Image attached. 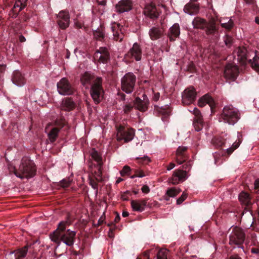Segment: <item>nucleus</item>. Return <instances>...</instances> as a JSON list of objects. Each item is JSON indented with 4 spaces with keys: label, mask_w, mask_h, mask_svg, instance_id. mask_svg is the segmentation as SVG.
<instances>
[{
    "label": "nucleus",
    "mask_w": 259,
    "mask_h": 259,
    "mask_svg": "<svg viewBox=\"0 0 259 259\" xmlns=\"http://www.w3.org/2000/svg\"><path fill=\"white\" fill-rule=\"evenodd\" d=\"M192 25L195 29L204 30L205 34L212 36L213 39L217 40L220 37L219 26L214 19L207 21L203 18L196 17L193 19Z\"/></svg>",
    "instance_id": "1"
},
{
    "label": "nucleus",
    "mask_w": 259,
    "mask_h": 259,
    "mask_svg": "<svg viewBox=\"0 0 259 259\" xmlns=\"http://www.w3.org/2000/svg\"><path fill=\"white\" fill-rule=\"evenodd\" d=\"M237 60L241 64L248 62L251 67L259 73V57L254 51H247L245 48H238L236 50Z\"/></svg>",
    "instance_id": "2"
},
{
    "label": "nucleus",
    "mask_w": 259,
    "mask_h": 259,
    "mask_svg": "<svg viewBox=\"0 0 259 259\" xmlns=\"http://www.w3.org/2000/svg\"><path fill=\"white\" fill-rule=\"evenodd\" d=\"M35 173L34 163L27 158H23L18 169L14 171L15 176L21 179L32 178L35 175Z\"/></svg>",
    "instance_id": "3"
},
{
    "label": "nucleus",
    "mask_w": 259,
    "mask_h": 259,
    "mask_svg": "<svg viewBox=\"0 0 259 259\" xmlns=\"http://www.w3.org/2000/svg\"><path fill=\"white\" fill-rule=\"evenodd\" d=\"M229 244L233 248L241 249L244 252V248L243 243L244 242L245 234L244 230L238 227H231L229 230Z\"/></svg>",
    "instance_id": "4"
},
{
    "label": "nucleus",
    "mask_w": 259,
    "mask_h": 259,
    "mask_svg": "<svg viewBox=\"0 0 259 259\" xmlns=\"http://www.w3.org/2000/svg\"><path fill=\"white\" fill-rule=\"evenodd\" d=\"M240 117V114L239 110L232 105H229L223 108L219 121L227 123L229 124L234 125L238 121Z\"/></svg>",
    "instance_id": "5"
},
{
    "label": "nucleus",
    "mask_w": 259,
    "mask_h": 259,
    "mask_svg": "<svg viewBox=\"0 0 259 259\" xmlns=\"http://www.w3.org/2000/svg\"><path fill=\"white\" fill-rule=\"evenodd\" d=\"M75 236L76 232L75 231L67 229L65 232L59 234L57 236H52L50 238L52 241L57 244V247L60 245L62 243L70 247L74 244Z\"/></svg>",
    "instance_id": "6"
},
{
    "label": "nucleus",
    "mask_w": 259,
    "mask_h": 259,
    "mask_svg": "<svg viewBox=\"0 0 259 259\" xmlns=\"http://www.w3.org/2000/svg\"><path fill=\"white\" fill-rule=\"evenodd\" d=\"M136 76L133 73H126L121 79L122 90L126 94L132 93L135 86Z\"/></svg>",
    "instance_id": "7"
},
{
    "label": "nucleus",
    "mask_w": 259,
    "mask_h": 259,
    "mask_svg": "<svg viewBox=\"0 0 259 259\" xmlns=\"http://www.w3.org/2000/svg\"><path fill=\"white\" fill-rule=\"evenodd\" d=\"M57 91L59 94L63 96L71 95L75 92V89L71 85L68 80L65 77L62 78L57 84Z\"/></svg>",
    "instance_id": "8"
},
{
    "label": "nucleus",
    "mask_w": 259,
    "mask_h": 259,
    "mask_svg": "<svg viewBox=\"0 0 259 259\" xmlns=\"http://www.w3.org/2000/svg\"><path fill=\"white\" fill-rule=\"evenodd\" d=\"M135 136V131L133 128H127L122 126H119L117 128V140H123L125 143L132 141Z\"/></svg>",
    "instance_id": "9"
},
{
    "label": "nucleus",
    "mask_w": 259,
    "mask_h": 259,
    "mask_svg": "<svg viewBox=\"0 0 259 259\" xmlns=\"http://www.w3.org/2000/svg\"><path fill=\"white\" fill-rule=\"evenodd\" d=\"M90 88V94L92 99L96 104H99L102 100L103 96L102 80L96 81Z\"/></svg>",
    "instance_id": "10"
},
{
    "label": "nucleus",
    "mask_w": 259,
    "mask_h": 259,
    "mask_svg": "<svg viewBox=\"0 0 259 259\" xmlns=\"http://www.w3.org/2000/svg\"><path fill=\"white\" fill-rule=\"evenodd\" d=\"M182 102L184 105L193 103L196 98V92L193 87L186 89L182 93Z\"/></svg>",
    "instance_id": "11"
},
{
    "label": "nucleus",
    "mask_w": 259,
    "mask_h": 259,
    "mask_svg": "<svg viewBox=\"0 0 259 259\" xmlns=\"http://www.w3.org/2000/svg\"><path fill=\"white\" fill-rule=\"evenodd\" d=\"M142 54V51L140 46L137 42H135L133 45L132 48L125 54V58L139 61L141 60Z\"/></svg>",
    "instance_id": "12"
},
{
    "label": "nucleus",
    "mask_w": 259,
    "mask_h": 259,
    "mask_svg": "<svg viewBox=\"0 0 259 259\" xmlns=\"http://www.w3.org/2000/svg\"><path fill=\"white\" fill-rule=\"evenodd\" d=\"M188 178L187 172L183 169H176L172 174L168 182L174 185L185 181Z\"/></svg>",
    "instance_id": "13"
},
{
    "label": "nucleus",
    "mask_w": 259,
    "mask_h": 259,
    "mask_svg": "<svg viewBox=\"0 0 259 259\" xmlns=\"http://www.w3.org/2000/svg\"><path fill=\"white\" fill-rule=\"evenodd\" d=\"M101 79V77H96L94 75L88 72H85L82 75L80 81L82 85L85 89H89L96 81H100Z\"/></svg>",
    "instance_id": "14"
},
{
    "label": "nucleus",
    "mask_w": 259,
    "mask_h": 259,
    "mask_svg": "<svg viewBox=\"0 0 259 259\" xmlns=\"http://www.w3.org/2000/svg\"><path fill=\"white\" fill-rule=\"evenodd\" d=\"M29 245H27L23 247L20 248L7 253L6 255L7 259H24L28 252Z\"/></svg>",
    "instance_id": "15"
},
{
    "label": "nucleus",
    "mask_w": 259,
    "mask_h": 259,
    "mask_svg": "<svg viewBox=\"0 0 259 259\" xmlns=\"http://www.w3.org/2000/svg\"><path fill=\"white\" fill-rule=\"evenodd\" d=\"M142 98L139 97L136 98L134 101V106L136 109L140 111L141 112H144L148 109L149 104V101L145 94H143Z\"/></svg>",
    "instance_id": "16"
},
{
    "label": "nucleus",
    "mask_w": 259,
    "mask_h": 259,
    "mask_svg": "<svg viewBox=\"0 0 259 259\" xmlns=\"http://www.w3.org/2000/svg\"><path fill=\"white\" fill-rule=\"evenodd\" d=\"M69 15L68 12L62 11L57 15V23L60 28L65 29L69 25Z\"/></svg>",
    "instance_id": "17"
},
{
    "label": "nucleus",
    "mask_w": 259,
    "mask_h": 259,
    "mask_svg": "<svg viewBox=\"0 0 259 259\" xmlns=\"http://www.w3.org/2000/svg\"><path fill=\"white\" fill-rule=\"evenodd\" d=\"M193 113L195 115L193 121V126L197 132L200 131L204 125L203 119L200 111L197 108H194Z\"/></svg>",
    "instance_id": "18"
},
{
    "label": "nucleus",
    "mask_w": 259,
    "mask_h": 259,
    "mask_svg": "<svg viewBox=\"0 0 259 259\" xmlns=\"http://www.w3.org/2000/svg\"><path fill=\"white\" fill-rule=\"evenodd\" d=\"M149 198L133 200L131 202V207L133 210L135 211L142 212L145 210L146 205H150L148 204V201Z\"/></svg>",
    "instance_id": "19"
},
{
    "label": "nucleus",
    "mask_w": 259,
    "mask_h": 259,
    "mask_svg": "<svg viewBox=\"0 0 259 259\" xmlns=\"http://www.w3.org/2000/svg\"><path fill=\"white\" fill-rule=\"evenodd\" d=\"M238 69L236 65L229 64L226 65L224 70V76L226 79L234 80L238 74Z\"/></svg>",
    "instance_id": "20"
},
{
    "label": "nucleus",
    "mask_w": 259,
    "mask_h": 259,
    "mask_svg": "<svg viewBox=\"0 0 259 259\" xmlns=\"http://www.w3.org/2000/svg\"><path fill=\"white\" fill-rule=\"evenodd\" d=\"M188 147L186 146H179L176 151V160L179 164L186 161L188 159V156L187 154Z\"/></svg>",
    "instance_id": "21"
},
{
    "label": "nucleus",
    "mask_w": 259,
    "mask_h": 259,
    "mask_svg": "<svg viewBox=\"0 0 259 259\" xmlns=\"http://www.w3.org/2000/svg\"><path fill=\"white\" fill-rule=\"evenodd\" d=\"M133 5L131 0H121L115 6L116 11L119 13L127 12L132 9Z\"/></svg>",
    "instance_id": "22"
},
{
    "label": "nucleus",
    "mask_w": 259,
    "mask_h": 259,
    "mask_svg": "<svg viewBox=\"0 0 259 259\" xmlns=\"http://www.w3.org/2000/svg\"><path fill=\"white\" fill-rule=\"evenodd\" d=\"M121 27L122 26L115 23L112 24L111 27L113 39L119 42L122 41L124 37V34L121 31Z\"/></svg>",
    "instance_id": "23"
},
{
    "label": "nucleus",
    "mask_w": 259,
    "mask_h": 259,
    "mask_svg": "<svg viewBox=\"0 0 259 259\" xmlns=\"http://www.w3.org/2000/svg\"><path fill=\"white\" fill-rule=\"evenodd\" d=\"M28 0H17L11 10L10 15L13 18H16L19 13L26 6Z\"/></svg>",
    "instance_id": "24"
},
{
    "label": "nucleus",
    "mask_w": 259,
    "mask_h": 259,
    "mask_svg": "<svg viewBox=\"0 0 259 259\" xmlns=\"http://www.w3.org/2000/svg\"><path fill=\"white\" fill-rule=\"evenodd\" d=\"M144 15L151 19H156L159 16V13L156 7L152 4L147 5L143 12Z\"/></svg>",
    "instance_id": "25"
},
{
    "label": "nucleus",
    "mask_w": 259,
    "mask_h": 259,
    "mask_svg": "<svg viewBox=\"0 0 259 259\" xmlns=\"http://www.w3.org/2000/svg\"><path fill=\"white\" fill-rule=\"evenodd\" d=\"M163 29L159 26H153L149 31V35L152 40H156L160 38L163 34Z\"/></svg>",
    "instance_id": "26"
},
{
    "label": "nucleus",
    "mask_w": 259,
    "mask_h": 259,
    "mask_svg": "<svg viewBox=\"0 0 259 259\" xmlns=\"http://www.w3.org/2000/svg\"><path fill=\"white\" fill-rule=\"evenodd\" d=\"M12 80L14 84L18 87L23 86L26 82L24 76L18 70L14 71Z\"/></svg>",
    "instance_id": "27"
},
{
    "label": "nucleus",
    "mask_w": 259,
    "mask_h": 259,
    "mask_svg": "<svg viewBox=\"0 0 259 259\" xmlns=\"http://www.w3.org/2000/svg\"><path fill=\"white\" fill-rule=\"evenodd\" d=\"M75 103L71 98H64L61 104V108L62 110L66 111H70L74 109Z\"/></svg>",
    "instance_id": "28"
},
{
    "label": "nucleus",
    "mask_w": 259,
    "mask_h": 259,
    "mask_svg": "<svg viewBox=\"0 0 259 259\" xmlns=\"http://www.w3.org/2000/svg\"><path fill=\"white\" fill-rule=\"evenodd\" d=\"M199 6L198 4L189 3L185 5L184 8L185 13L190 15H194L199 12Z\"/></svg>",
    "instance_id": "29"
},
{
    "label": "nucleus",
    "mask_w": 259,
    "mask_h": 259,
    "mask_svg": "<svg viewBox=\"0 0 259 259\" xmlns=\"http://www.w3.org/2000/svg\"><path fill=\"white\" fill-rule=\"evenodd\" d=\"M180 34V26L178 23H175L169 28L168 37L170 41H174Z\"/></svg>",
    "instance_id": "30"
},
{
    "label": "nucleus",
    "mask_w": 259,
    "mask_h": 259,
    "mask_svg": "<svg viewBox=\"0 0 259 259\" xmlns=\"http://www.w3.org/2000/svg\"><path fill=\"white\" fill-rule=\"evenodd\" d=\"M69 223L67 221L60 222L58 225L57 228L50 233L49 237H51L52 236H57L59 234L65 232L67 230L66 229V226H69Z\"/></svg>",
    "instance_id": "31"
},
{
    "label": "nucleus",
    "mask_w": 259,
    "mask_h": 259,
    "mask_svg": "<svg viewBox=\"0 0 259 259\" xmlns=\"http://www.w3.org/2000/svg\"><path fill=\"white\" fill-rule=\"evenodd\" d=\"M206 104H208L212 109L214 107V102L213 99L209 95H205L201 98L198 101V105L200 107H203Z\"/></svg>",
    "instance_id": "32"
},
{
    "label": "nucleus",
    "mask_w": 259,
    "mask_h": 259,
    "mask_svg": "<svg viewBox=\"0 0 259 259\" xmlns=\"http://www.w3.org/2000/svg\"><path fill=\"white\" fill-rule=\"evenodd\" d=\"M221 26L226 29H231L234 25L233 21L228 18H221L220 20Z\"/></svg>",
    "instance_id": "33"
},
{
    "label": "nucleus",
    "mask_w": 259,
    "mask_h": 259,
    "mask_svg": "<svg viewBox=\"0 0 259 259\" xmlns=\"http://www.w3.org/2000/svg\"><path fill=\"white\" fill-rule=\"evenodd\" d=\"M100 52H95L94 58L96 61H98L100 63H105L109 59V55L100 54Z\"/></svg>",
    "instance_id": "34"
},
{
    "label": "nucleus",
    "mask_w": 259,
    "mask_h": 259,
    "mask_svg": "<svg viewBox=\"0 0 259 259\" xmlns=\"http://www.w3.org/2000/svg\"><path fill=\"white\" fill-rule=\"evenodd\" d=\"M212 144L216 147H220L227 143V139H224L222 137H214L211 140Z\"/></svg>",
    "instance_id": "35"
},
{
    "label": "nucleus",
    "mask_w": 259,
    "mask_h": 259,
    "mask_svg": "<svg viewBox=\"0 0 259 259\" xmlns=\"http://www.w3.org/2000/svg\"><path fill=\"white\" fill-rule=\"evenodd\" d=\"M60 130L57 127H53L48 133V136L50 141L51 143L55 142L58 137Z\"/></svg>",
    "instance_id": "36"
},
{
    "label": "nucleus",
    "mask_w": 259,
    "mask_h": 259,
    "mask_svg": "<svg viewBox=\"0 0 259 259\" xmlns=\"http://www.w3.org/2000/svg\"><path fill=\"white\" fill-rule=\"evenodd\" d=\"M102 164V163H97L96 167L98 171L94 172L95 179L98 182H101L103 181Z\"/></svg>",
    "instance_id": "37"
},
{
    "label": "nucleus",
    "mask_w": 259,
    "mask_h": 259,
    "mask_svg": "<svg viewBox=\"0 0 259 259\" xmlns=\"http://www.w3.org/2000/svg\"><path fill=\"white\" fill-rule=\"evenodd\" d=\"M181 191V190L180 188L172 187L168 188L166 190V194L169 195L170 197H175L177 195H178Z\"/></svg>",
    "instance_id": "38"
},
{
    "label": "nucleus",
    "mask_w": 259,
    "mask_h": 259,
    "mask_svg": "<svg viewBox=\"0 0 259 259\" xmlns=\"http://www.w3.org/2000/svg\"><path fill=\"white\" fill-rule=\"evenodd\" d=\"M91 155L93 159H94L96 161L98 162V163H102V157L97 152V151L93 149Z\"/></svg>",
    "instance_id": "39"
},
{
    "label": "nucleus",
    "mask_w": 259,
    "mask_h": 259,
    "mask_svg": "<svg viewBox=\"0 0 259 259\" xmlns=\"http://www.w3.org/2000/svg\"><path fill=\"white\" fill-rule=\"evenodd\" d=\"M168 250L165 249H160L157 253V259H167Z\"/></svg>",
    "instance_id": "40"
},
{
    "label": "nucleus",
    "mask_w": 259,
    "mask_h": 259,
    "mask_svg": "<svg viewBox=\"0 0 259 259\" xmlns=\"http://www.w3.org/2000/svg\"><path fill=\"white\" fill-rule=\"evenodd\" d=\"M94 37L98 40H102L105 36V34L103 30L101 29H97L94 32Z\"/></svg>",
    "instance_id": "41"
},
{
    "label": "nucleus",
    "mask_w": 259,
    "mask_h": 259,
    "mask_svg": "<svg viewBox=\"0 0 259 259\" xmlns=\"http://www.w3.org/2000/svg\"><path fill=\"white\" fill-rule=\"evenodd\" d=\"M240 141L238 142H235L233 143L231 147L226 149V152L228 155H230L236 149H237L240 145Z\"/></svg>",
    "instance_id": "42"
},
{
    "label": "nucleus",
    "mask_w": 259,
    "mask_h": 259,
    "mask_svg": "<svg viewBox=\"0 0 259 259\" xmlns=\"http://www.w3.org/2000/svg\"><path fill=\"white\" fill-rule=\"evenodd\" d=\"M224 41L227 47L228 48H230L233 42V38L228 34H226L224 37H223Z\"/></svg>",
    "instance_id": "43"
},
{
    "label": "nucleus",
    "mask_w": 259,
    "mask_h": 259,
    "mask_svg": "<svg viewBox=\"0 0 259 259\" xmlns=\"http://www.w3.org/2000/svg\"><path fill=\"white\" fill-rule=\"evenodd\" d=\"M134 104L132 103H126L123 107V110L125 113H127L132 111L134 107Z\"/></svg>",
    "instance_id": "44"
},
{
    "label": "nucleus",
    "mask_w": 259,
    "mask_h": 259,
    "mask_svg": "<svg viewBox=\"0 0 259 259\" xmlns=\"http://www.w3.org/2000/svg\"><path fill=\"white\" fill-rule=\"evenodd\" d=\"M221 153H222V152L220 151L219 152H215L213 154V157L214 158V163L216 164H220L222 161L220 160V159L221 158Z\"/></svg>",
    "instance_id": "45"
},
{
    "label": "nucleus",
    "mask_w": 259,
    "mask_h": 259,
    "mask_svg": "<svg viewBox=\"0 0 259 259\" xmlns=\"http://www.w3.org/2000/svg\"><path fill=\"white\" fill-rule=\"evenodd\" d=\"M131 171V168L127 165L124 166L122 169L120 171L121 176L123 177L125 175H128Z\"/></svg>",
    "instance_id": "46"
},
{
    "label": "nucleus",
    "mask_w": 259,
    "mask_h": 259,
    "mask_svg": "<svg viewBox=\"0 0 259 259\" xmlns=\"http://www.w3.org/2000/svg\"><path fill=\"white\" fill-rule=\"evenodd\" d=\"M187 194L185 192H184L183 193V194H182V195L180 197H179L177 200V204L178 205H180L181 204V203H182V202L183 201H184L187 198Z\"/></svg>",
    "instance_id": "47"
},
{
    "label": "nucleus",
    "mask_w": 259,
    "mask_h": 259,
    "mask_svg": "<svg viewBox=\"0 0 259 259\" xmlns=\"http://www.w3.org/2000/svg\"><path fill=\"white\" fill-rule=\"evenodd\" d=\"M89 184L94 189L96 190L97 192L98 189V185L95 180L92 178H89Z\"/></svg>",
    "instance_id": "48"
},
{
    "label": "nucleus",
    "mask_w": 259,
    "mask_h": 259,
    "mask_svg": "<svg viewBox=\"0 0 259 259\" xmlns=\"http://www.w3.org/2000/svg\"><path fill=\"white\" fill-rule=\"evenodd\" d=\"M96 52H100V54L109 55L108 50L105 47H100L99 50H97Z\"/></svg>",
    "instance_id": "49"
},
{
    "label": "nucleus",
    "mask_w": 259,
    "mask_h": 259,
    "mask_svg": "<svg viewBox=\"0 0 259 259\" xmlns=\"http://www.w3.org/2000/svg\"><path fill=\"white\" fill-rule=\"evenodd\" d=\"M239 197L241 201H246L249 198L248 195L244 192L240 193Z\"/></svg>",
    "instance_id": "50"
},
{
    "label": "nucleus",
    "mask_w": 259,
    "mask_h": 259,
    "mask_svg": "<svg viewBox=\"0 0 259 259\" xmlns=\"http://www.w3.org/2000/svg\"><path fill=\"white\" fill-rule=\"evenodd\" d=\"M191 162L190 161H188L182 166L183 169H185L184 170H186V171H187V170L189 171L191 169Z\"/></svg>",
    "instance_id": "51"
},
{
    "label": "nucleus",
    "mask_w": 259,
    "mask_h": 259,
    "mask_svg": "<svg viewBox=\"0 0 259 259\" xmlns=\"http://www.w3.org/2000/svg\"><path fill=\"white\" fill-rule=\"evenodd\" d=\"M158 202L156 201L149 200L148 201V204H150V205H146L147 207L151 208L153 206H156Z\"/></svg>",
    "instance_id": "52"
},
{
    "label": "nucleus",
    "mask_w": 259,
    "mask_h": 259,
    "mask_svg": "<svg viewBox=\"0 0 259 259\" xmlns=\"http://www.w3.org/2000/svg\"><path fill=\"white\" fill-rule=\"evenodd\" d=\"M141 190L142 192L147 194L150 192V189L149 187L147 185H144L142 188Z\"/></svg>",
    "instance_id": "53"
},
{
    "label": "nucleus",
    "mask_w": 259,
    "mask_h": 259,
    "mask_svg": "<svg viewBox=\"0 0 259 259\" xmlns=\"http://www.w3.org/2000/svg\"><path fill=\"white\" fill-rule=\"evenodd\" d=\"M175 164L174 163L171 162V163H170L167 166L166 169L167 170H170L172 168H174L175 167Z\"/></svg>",
    "instance_id": "54"
},
{
    "label": "nucleus",
    "mask_w": 259,
    "mask_h": 259,
    "mask_svg": "<svg viewBox=\"0 0 259 259\" xmlns=\"http://www.w3.org/2000/svg\"><path fill=\"white\" fill-rule=\"evenodd\" d=\"M160 97V94L159 93H155L153 96V100L154 101H157Z\"/></svg>",
    "instance_id": "55"
},
{
    "label": "nucleus",
    "mask_w": 259,
    "mask_h": 259,
    "mask_svg": "<svg viewBox=\"0 0 259 259\" xmlns=\"http://www.w3.org/2000/svg\"><path fill=\"white\" fill-rule=\"evenodd\" d=\"M229 259H242L241 257H240L238 254H233L231 255Z\"/></svg>",
    "instance_id": "56"
},
{
    "label": "nucleus",
    "mask_w": 259,
    "mask_h": 259,
    "mask_svg": "<svg viewBox=\"0 0 259 259\" xmlns=\"http://www.w3.org/2000/svg\"><path fill=\"white\" fill-rule=\"evenodd\" d=\"M254 189H257L259 188V178L255 180L254 183Z\"/></svg>",
    "instance_id": "57"
},
{
    "label": "nucleus",
    "mask_w": 259,
    "mask_h": 259,
    "mask_svg": "<svg viewBox=\"0 0 259 259\" xmlns=\"http://www.w3.org/2000/svg\"><path fill=\"white\" fill-rule=\"evenodd\" d=\"M98 4L101 6H105L106 4V0H98Z\"/></svg>",
    "instance_id": "58"
},
{
    "label": "nucleus",
    "mask_w": 259,
    "mask_h": 259,
    "mask_svg": "<svg viewBox=\"0 0 259 259\" xmlns=\"http://www.w3.org/2000/svg\"><path fill=\"white\" fill-rule=\"evenodd\" d=\"M150 250H146L143 253V256L147 258H149Z\"/></svg>",
    "instance_id": "59"
},
{
    "label": "nucleus",
    "mask_w": 259,
    "mask_h": 259,
    "mask_svg": "<svg viewBox=\"0 0 259 259\" xmlns=\"http://www.w3.org/2000/svg\"><path fill=\"white\" fill-rule=\"evenodd\" d=\"M251 252L253 253L258 254L259 253V249L256 248H252L251 249Z\"/></svg>",
    "instance_id": "60"
},
{
    "label": "nucleus",
    "mask_w": 259,
    "mask_h": 259,
    "mask_svg": "<svg viewBox=\"0 0 259 259\" xmlns=\"http://www.w3.org/2000/svg\"><path fill=\"white\" fill-rule=\"evenodd\" d=\"M19 41L21 42H23L26 41L25 37L22 35L19 36Z\"/></svg>",
    "instance_id": "61"
},
{
    "label": "nucleus",
    "mask_w": 259,
    "mask_h": 259,
    "mask_svg": "<svg viewBox=\"0 0 259 259\" xmlns=\"http://www.w3.org/2000/svg\"><path fill=\"white\" fill-rule=\"evenodd\" d=\"M145 175L143 174L142 171H140L137 174V177L142 178L144 177Z\"/></svg>",
    "instance_id": "62"
},
{
    "label": "nucleus",
    "mask_w": 259,
    "mask_h": 259,
    "mask_svg": "<svg viewBox=\"0 0 259 259\" xmlns=\"http://www.w3.org/2000/svg\"><path fill=\"white\" fill-rule=\"evenodd\" d=\"M120 215H119V214H117L114 219V221L116 223H118L120 221Z\"/></svg>",
    "instance_id": "63"
},
{
    "label": "nucleus",
    "mask_w": 259,
    "mask_h": 259,
    "mask_svg": "<svg viewBox=\"0 0 259 259\" xmlns=\"http://www.w3.org/2000/svg\"><path fill=\"white\" fill-rule=\"evenodd\" d=\"M128 215H129V213L127 211H123L122 212V215L123 217H126L128 216Z\"/></svg>",
    "instance_id": "64"
}]
</instances>
